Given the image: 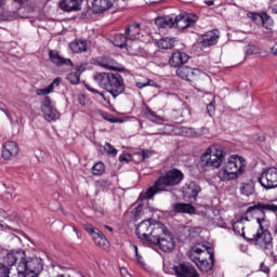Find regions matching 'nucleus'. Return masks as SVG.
<instances>
[{"label":"nucleus","instance_id":"obj_1","mask_svg":"<svg viewBox=\"0 0 277 277\" xmlns=\"http://www.w3.org/2000/svg\"><path fill=\"white\" fill-rule=\"evenodd\" d=\"M183 181V172L173 169L167 172L166 175L158 177L154 186L149 187L145 193H141L138 200H150L155 197V194H161V192H168V187H174Z\"/></svg>","mask_w":277,"mask_h":277},{"label":"nucleus","instance_id":"obj_2","mask_svg":"<svg viewBox=\"0 0 277 277\" xmlns=\"http://www.w3.org/2000/svg\"><path fill=\"white\" fill-rule=\"evenodd\" d=\"M94 80L100 84V88L106 90L113 98H118V96L124 94L127 90L124 78L120 74L100 72L94 76Z\"/></svg>","mask_w":277,"mask_h":277},{"label":"nucleus","instance_id":"obj_3","mask_svg":"<svg viewBox=\"0 0 277 277\" xmlns=\"http://www.w3.org/2000/svg\"><path fill=\"white\" fill-rule=\"evenodd\" d=\"M246 172V159L241 156L232 155L220 169L217 177L220 181L228 182L239 179Z\"/></svg>","mask_w":277,"mask_h":277},{"label":"nucleus","instance_id":"obj_4","mask_svg":"<svg viewBox=\"0 0 277 277\" xmlns=\"http://www.w3.org/2000/svg\"><path fill=\"white\" fill-rule=\"evenodd\" d=\"M226 156L224 155V146L213 144L209 146L200 158V166L203 170H220Z\"/></svg>","mask_w":277,"mask_h":277},{"label":"nucleus","instance_id":"obj_5","mask_svg":"<svg viewBox=\"0 0 277 277\" xmlns=\"http://www.w3.org/2000/svg\"><path fill=\"white\" fill-rule=\"evenodd\" d=\"M44 261L40 258H29V261L23 260L16 268H8L6 277H31L32 274H42Z\"/></svg>","mask_w":277,"mask_h":277},{"label":"nucleus","instance_id":"obj_6","mask_svg":"<svg viewBox=\"0 0 277 277\" xmlns=\"http://www.w3.org/2000/svg\"><path fill=\"white\" fill-rule=\"evenodd\" d=\"M149 243L159 246L162 252H172L175 247L174 236L161 222L155 223L154 230L151 232V242Z\"/></svg>","mask_w":277,"mask_h":277},{"label":"nucleus","instance_id":"obj_7","mask_svg":"<svg viewBox=\"0 0 277 277\" xmlns=\"http://www.w3.org/2000/svg\"><path fill=\"white\" fill-rule=\"evenodd\" d=\"M247 240L253 241L254 246H258L264 252H267L273 243L272 234L265 227H259L255 233L249 234Z\"/></svg>","mask_w":277,"mask_h":277},{"label":"nucleus","instance_id":"obj_8","mask_svg":"<svg viewBox=\"0 0 277 277\" xmlns=\"http://www.w3.org/2000/svg\"><path fill=\"white\" fill-rule=\"evenodd\" d=\"M243 217H245V222H250V217L255 220L259 228H265V226H267L268 224V221L265 217V212L261 207V203L249 207Z\"/></svg>","mask_w":277,"mask_h":277},{"label":"nucleus","instance_id":"obj_9","mask_svg":"<svg viewBox=\"0 0 277 277\" xmlns=\"http://www.w3.org/2000/svg\"><path fill=\"white\" fill-rule=\"evenodd\" d=\"M258 182L264 189H276L277 187V168L264 170L258 179Z\"/></svg>","mask_w":277,"mask_h":277},{"label":"nucleus","instance_id":"obj_10","mask_svg":"<svg viewBox=\"0 0 277 277\" xmlns=\"http://www.w3.org/2000/svg\"><path fill=\"white\" fill-rule=\"evenodd\" d=\"M206 250L207 254H209L210 262L207 259H200V256H196L194 254L189 255L190 261H193V263H195L198 269H200L203 274H207V272H211L215 263L213 248L209 247Z\"/></svg>","mask_w":277,"mask_h":277},{"label":"nucleus","instance_id":"obj_11","mask_svg":"<svg viewBox=\"0 0 277 277\" xmlns=\"http://www.w3.org/2000/svg\"><path fill=\"white\" fill-rule=\"evenodd\" d=\"M83 228L92 237L94 243H96L100 248H109V240H107V237H105L103 232L94 227V225L91 223L83 224Z\"/></svg>","mask_w":277,"mask_h":277},{"label":"nucleus","instance_id":"obj_12","mask_svg":"<svg viewBox=\"0 0 277 277\" xmlns=\"http://www.w3.org/2000/svg\"><path fill=\"white\" fill-rule=\"evenodd\" d=\"M41 111L47 122H55V120H60V111L53 107V102L49 96H45L41 102Z\"/></svg>","mask_w":277,"mask_h":277},{"label":"nucleus","instance_id":"obj_13","mask_svg":"<svg viewBox=\"0 0 277 277\" xmlns=\"http://www.w3.org/2000/svg\"><path fill=\"white\" fill-rule=\"evenodd\" d=\"M153 230H155V223H151L150 220H145L137 225L136 235L141 241L150 243L153 240Z\"/></svg>","mask_w":277,"mask_h":277},{"label":"nucleus","instance_id":"obj_14","mask_svg":"<svg viewBox=\"0 0 277 277\" xmlns=\"http://www.w3.org/2000/svg\"><path fill=\"white\" fill-rule=\"evenodd\" d=\"M198 17L196 15L182 13L173 16V27L176 26L177 29H187V27H193V25H196Z\"/></svg>","mask_w":277,"mask_h":277},{"label":"nucleus","instance_id":"obj_15","mask_svg":"<svg viewBox=\"0 0 277 277\" xmlns=\"http://www.w3.org/2000/svg\"><path fill=\"white\" fill-rule=\"evenodd\" d=\"M176 75L180 77V79H184L185 81H196V79L202 75V71H200L198 68L181 65L176 69Z\"/></svg>","mask_w":277,"mask_h":277},{"label":"nucleus","instance_id":"obj_16","mask_svg":"<svg viewBox=\"0 0 277 277\" xmlns=\"http://www.w3.org/2000/svg\"><path fill=\"white\" fill-rule=\"evenodd\" d=\"M173 272L176 277H200L196 267L189 263H181L173 266Z\"/></svg>","mask_w":277,"mask_h":277},{"label":"nucleus","instance_id":"obj_17","mask_svg":"<svg viewBox=\"0 0 277 277\" xmlns=\"http://www.w3.org/2000/svg\"><path fill=\"white\" fill-rule=\"evenodd\" d=\"M23 261H29V258L26 256L25 251H11L5 256V262L10 267L16 265V263H23Z\"/></svg>","mask_w":277,"mask_h":277},{"label":"nucleus","instance_id":"obj_18","mask_svg":"<svg viewBox=\"0 0 277 277\" xmlns=\"http://www.w3.org/2000/svg\"><path fill=\"white\" fill-rule=\"evenodd\" d=\"M116 0H93L94 14H103L107 10H111Z\"/></svg>","mask_w":277,"mask_h":277},{"label":"nucleus","instance_id":"obj_19","mask_svg":"<svg viewBox=\"0 0 277 277\" xmlns=\"http://www.w3.org/2000/svg\"><path fill=\"white\" fill-rule=\"evenodd\" d=\"M16 155H18V145L16 144V142H6L2 149V158L12 159V157H16Z\"/></svg>","mask_w":277,"mask_h":277},{"label":"nucleus","instance_id":"obj_20","mask_svg":"<svg viewBox=\"0 0 277 277\" xmlns=\"http://www.w3.org/2000/svg\"><path fill=\"white\" fill-rule=\"evenodd\" d=\"M81 3L83 0H62L60 8L63 12H77L81 10Z\"/></svg>","mask_w":277,"mask_h":277},{"label":"nucleus","instance_id":"obj_21","mask_svg":"<svg viewBox=\"0 0 277 277\" xmlns=\"http://www.w3.org/2000/svg\"><path fill=\"white\" fill-rule=\"evenodd\" d=\"M187 62H189V56L182 52H174L169 60V64L173 68H180V66H183V64H187Z\"/></svg>","mask_w":277,"mask_h":277},{"label":"nucleus","instance_id":"obj_22","mask_svg":"<svg viewBox=\"0 0 277 277\" xmlns=\"http://www.w3.org/2000/svg\"><path fill=\"white\" fill-rule=\"evenodd\" d=\"M50 60L55 66H72L70 58H64L60 55V52L52 50L49 52Z\"/></svg>","mask_w":277,"mask_h":277},{"label":"nucleus","instance_id":"obj_23","mask_svg":"<svg viewBox=\"0 0 277 277\" xmlns=\"http://www.w3.org/2000/svg\"><path fill=\"white\" fill-rule=\"evenodd\" d=\"M172 211L174 213H187L188 215H194L196 213V208L192 203H174L172 205Z\"/></svg>","mask_w":277,"mask_h":277},{"label":"nucleus","instance_id":"obj_24","mask_svg":"<svg viewBox=\"0 0 277 277\" xmlns=\"http://www.w3.org/2000/svg\"><path fill=\"white\" fill-rule=\"evenodd\" d=\"M217 40H220V35L217 34V30H212L207 32L202 37V45L203 47H213L214 44H217Z\"/></svg>","mask_w":277,"mask_h":277},{"label":"nucleus","instance_id":"obj_25","mask_svg":"<svg viewBox=\"0 0 277 277\" xmlns=\"http://www.w3.org/2000/svg\"><path fill=\"white\" fill-rule=\"evenodd\" d=\"M140 31H142V29L140 28V24H132L130 25L128 28H126V37L128 38L129 42H133L135 40H137V36H140Z\"/></svg>","mask_w":277,"mask_h":277},{"label":"nucleus","instance_id":"obj_26","mask_svg":"<svg viewBox=\"0 0 277 277\" xmlns=\"http://www.w3.org/2000/svg\"><path fill=\"white\" fill-rule=\"evenodd\" d=\"M69 49L72 53H84V51H88V42L85 40L77 39L69 44Z\"/></svg>","mask_w":277,"mask_h":277},{"label":"nucleus","instance_id":"obj_27","mask_svg":"<svg viewBox=\"0 0 277 277\" xmlns=\"http://www.w3.org/2000/svg\"><path fill=\"white\" fill-rule=\"evenodd\" d=\"M155 23L160 29H166V27H174V16L167 15L158 17L156 18Z\"/></svg>","mask_w":277,"mask_h":277},{"label":"nucleus","instance_id":"obj_28","mask_svg":"<svg viewBox=\"0 0 277 277\" xmlns=\"http://www.w3.org/2000/svg\"><path fill=\"white\" fill-rule=\"evenodd\" d=\"M82 72L83 71L81 70V67H77L76 71H71L70 74H68L67 81H69L71 85H79Z\"/></svg>","mask_w":277,"mask_h":277},{"label":"nucleus","instance_id":"obj_29","mask_svg":"<svg viewBox=\"0 0 277 277\" xmlns=\"http://www.w3.org/2000/svg\"><path fill=\"white\" fill-rule=\"evenodd\" d=\"M243 221H246L245 216L236 221L233 225V230L236 235H239L240 237H245V239H248V237H246V232H243V229L246 228V226H243Z\"/></svg>","mask_w":277,"mask_h":277},{"label":"nucleus","instance_id":"obj_30","mask_svg":"<svg viewBox=\"0 0 277 277\" xmlns=\"http://www.w3.org/2000/svg\"><path fill=\"white\" fill-rule=\"evenodd\" d=\"M129 42V39L127 35L118 34L114 38V45L118 47L119 49H123V47H127Z\"/></svg>","mask_w":277,"mask_h":277},{"label":"nucleus","instance_id":"obj_31","mask_svg":"<svg viewBox=\"0 0 277 277\" xmlns=\"http://www.w3.org/2000/svg\"><path fill=\"white\" fill-rule=\"evenodd\" d=\"M127 51L129 55H140V42L137 41H129L128 44H126Z\"/></svg>","mask_w":277,"mask_h":277},{"label":"nucleus","instance_id":"obj_32","mask_svg":"<svg viewBox=\"0 0 277 277\" xmlns=\"http://www.w3.org/2000/svg\"><path fill=\"white\" fill-rule=\"evenodd\" d=\"M174 42H176V38H162L158 41V47L164 50L172 49Z\"/></svg>","mask_w":277,"mask_h":277},{"label":"nucleus","instance_id":"obj_33","mask_svg":"<svg viewBox=\"0 0 277 277\" xmlns=\"http://www.w3.org/2000/svg\"><path fill=\"white\" fill-rule=\"evenodd\" d=\"M261 24L264 27V29H268V31H272V29H274V19H272V17L268 16L267 13H263Z\"/></svg>","mask_w":277,"mask_h":277},{"label":"nucleus","instance_id":"obj_34","mask_svg":"<svg viewBox=\"0 0 277 277\" xmlns=\"http://www.w3.org/2000/svg\"><path fill=\"white\" fill-rule=\"evenodd\" d=\"M115 64L116 62L109 58H103L102 61H98V66L106 68L107 70H116Z\"/></svg>","mask_w":277,"mask_h":277},{"label":"nucleus","instance_id":"obj_35","mask_svg":"<svg viewBox=\"0 0 277 277\" xmlns=\"http://www.w3.org/2000/svg\"><path fill=\"white\" fill-rule=\"evenodd\" d=\"M91 172L94 176H101L105 173V164L103 162L95 163L92 167Z\"/></svg>","mask_w":277,"mask_h":277},{"label":"nucleus","instance_id":"obj_36","mask_svg":"<svg viewBox=\"0 0 277 277\" xmlns=\"http://www.w3.org/2000/svg\"><path fill=\"white\" fill-rule=\"evenodd\" d=\"M85 89L89 92H92V94H95V98H103V101H105V103H109V98H107V96H105V93L90 87L89 84H85Z\"/></svg>","mask_w":277,"mask_h":277},{"label":"nucleus","instance_id":"obj_37","mask_svg":"<svg viewBox=\"0 0 277 277\" xmlns=\"http://www.w3.org/2000/svg\"><path fill=\"white\" fill-rule=\"evenodd\" d=\"M187 194H188V196L196 198V196H198V194H200V186H198L194 183L189 184V186L187 188Z\"/></svg>","mask_w":277,"mask_h":277},{"label":"nucleus","instance_id":"obj_38","mask_svg":"<svg viewBox=\"0 0 277 277\" xmlns=\"http://www.w3.org/2000/svg\"><path fill=\"white\" fill-rule=\"evenodd\" d=\"M248 18H251L255 25H261V22H263V13L262 15L254 12L247 13Z\"/></svg>","mask_w":277,"mask_h":277},{"label":"nucleus","instance_id":"obj_39","mask_svg":"<svg viewBox=\"0 0 277 277\" xmlns=\"http://www.w3.org/2000/svg\"><path fill=\"white\" fill-rule=\"evenodd\" d=\"M252 192H254V188L252 187V185H250L248 183L241 184L240 193L242 194V196H250L252 194Z\"/></svg>","mask_w":277,"mask_h":277},{"label":"nucleus","instance_id":"obj_40","mask_svg":"<svg viewBox=\"0 0 277 277\" xmlns=\"http://www.w3.org/2000/svg\"><path fill=\"white\" fill-rule=\"evenodd\" d=\"M261 53V50L256 45H247L245 48V55H259Z\"/></svg>","mask_w":277,"mask_h":277},{"label":"nucleus","instance_id":"obj_41","mask_svg":"<svg viewBox=\"0 0 277 277\" xmlns=\"http://www.w3.org/2000/svg\"><path fill=\"white\" fill-rule=\"evenodd\" d=\"M262 211H271L272 213H277V205L274 202L261 203Z\"/></svg>","mask_w":277,"mask_h":277},{"label":"nucleus","instance_id":"obj_42","mask_svg":"<svg viewBox=\"0 0 277 277\" xmlns=\"http://www.w3.org/2000/svg\"><path fill=\"white\" fill-rule=\"evenodd\" d=\"M53 92V85H48L44 89H38L36 91L37 96H47L48 94H51Z\"/></svg>","mask_w":277,"mask_h":277},{"label":"nucleus","instance_id":"obj_43","mask_svg":"<svg viewBox=\"0 0 277 277\" xmlns=\"http://www.w3.org/2000/svg\"><path fill=\"white\" fill-rule=\"evenodd\" d=\"M265 254H267V256H272L274 261H277V246L274 247V243L272 242V248H268L265 251Z\"/></svg>","mask_w":277,"mask_h":277},{"label":"nucleus","instance_id":"obj_44","mask_svg":"<svg viewBox=\"0 0 277 277\" xmlns=\"http://www.w3.org/2000/svg\"><path fill=\"white\" fill-rule=\"evenodd\" d=\"M104 150H105V153H107L108 155H114V156H117V155H118V149H115V148L113 147V145L109 144V143H106V144L104 145Z\"/></svg>","mask_w":277,"mask_h":277},{"label":"nucleus","instance_id":"obj_45","mask_svg":"<svg viewBox=\"0 0 277 277\" xmlns=\"http://www.w3.org/2000/svg\"><path fill=\"white\" fill-rule=\"evenodd\" d=\"M147 114L151 122H159V120H161V117H159L157 113L153 111L151 109H147Z\"/></svg>","mask_w":277,"mask_h":277},{"label":"nucleus","instance_id":"obj_46","mask_svg":"<svg viewBox=\"0 0 277 277\" xmlns=\"http://www.w3.org/2000/svg\"><path fill=\"white\" fill-rule=\"evenodd\" d=\"M207 111L211 118H213V116H215V105L213 104V102H211L210 104L207 105Z\"/></svg>","mask_w":277,"mask_h":277},{"label":"nucleus","instance_id":"obj_47","mask_svg":"<svg viewBox=\"0 0 277 277\" xmlns=\"http://www.w3.org/2000/svg\"><path fill=\"white\" fill-rule=\"evenodd\" d=\"M190 254H193L194 256H197L196 254H207L206 251H203L202 249L195 247L192 249Z\"/></svg>","mask_w":277,"mask_h":277},{"label":"nucleus","instance_id":"obj_48","mask_svg":"<svg viewBox=\"0 0 277 277\" xmlns=\"http://www.w3.org/2000/svg\"><path fill=\"white\" fill-rule=\"evenodd\" d=\"M0 277H8V266L0 263Z\"/></svg>","mask_w":277,"mask_h":277},{"label":"nucleus","instance_id":"obj_49","mask_svg":"<svg viewBox=\"0 0 277 277\" xmlns=\"http://www.w3.org/2000/svg\"><path fill=\"white\" fill-rule=\"evenodd\" d=\"M62 83V78H55L52 83L49 85H52V91L55 90V88H58V85Z\"/></svg>","mask_w":277,"mask_h":277},{"label":"nucleus","instance_id":"obj_50","mask_svg":"<svg viewBox=\"0 0 277 277\" xmlns=\"http://www.w3.org/2000/svg\"><path fill=\"white\" fill-rule=\"evenodd\" d=\"M153 155V151L151 150H146V149H143L142 150V157L143 159H148V157H150Z\"/></svg>","mask_w":277,"mask_h":277},{"label":"nucleus","instance_id":"obj_51","mask_svg":"<svg viewBox=\"0 0 277 277\" xmlns=\"http://www.w3.org/2000/svg\"><path fill=\"white\" fill-rule=\"evenodd\" d=\"M133 250H134V252H135V256H136V259H137V262H138V263H143V262H142V256H140V253L137 252V246H133Z\"/></svg>","mask_w":277,"mask_h":277},{"label":"nucleus","instance_id":"obj_52","mask_svg":"<svg viewBox=\"0 0 277 277\" xmlns=\"http://www.w3.org/2000/svg\"><path fill=\"white\" fill-rule=\"evenodd\" d=\"M142 209H143L142 205H140L135 208V211H134L135 217H137V215H140V213H142Z\"/></svg>","mask_w":277,"mask_h":277},{"label":"nucleus","instance_id":"obj_53","mask_svg":"<svg viewBox=\"0 0 277 277\" xmlns=\"http://www.w3.org/2000/svg\"><path fill=\"white\" fill-rule=\"evenodd\" d=\"M104 119L107 120L108 122H113V123L118 122V119L111 118V117H109L108 115L104 116Z\"/></svg>","mask_w":277,"mask_h":277},{"label":"nucleus","instance_id":"obj_54","mask_svg":"<svg viewBox=\"0 0 277 277\" xmlns=\"http://www.w3.org/2000/svg\"><path fill=\"white\" fill-rule=\"evenodd\" d=\"M146 85H149L150 88H157V83L154 80H147Z\"/></svg>","mask_w":277,"mask_h":277},{"label":"nucleus","instance_id":"obj_55","mask_svg":"<svg viewBox=\"0 0 277 277\" xmlns=\"http://www.w3.org/2000/svg\"><path fill=\"white\" fill-rule=\"evenodd\" d=\"M261 272H264V274H269V268L265 266V264H261Z\"/></svg>","mask_w":277,"mask_h":277},{"label":"nucleus","instance_id":"obj_56","mask_svg":"<svg viewBox=\"0 0 277 277\" xmlns=\"http://www.w3.org/2000/svg\"><path fill=\"white\" fill-rule=\"evenodd\" d=\"M121 276H123V277H131V274H129L127 268H121Z\"/></svg>","mask_w":277,"mask_h":277},{"label":"nucleus","instance_id":"obj_57","mask_svg":"<svg viewBox=\"0 0 277 277\" xmlns=\"http://www.w3.org/2000/svg\"><path fill=\"white\" fill-rule=\"evenodd\" d=\"M271 53H273V55H277V43H275V44L271 48Z\"/></svg>","mask_w":277,"mask_h":277},{"label":"nucleus","instance_id":"obj_58","mask_svg":"<svg viewBox=\"0 0 277 277\" xmlns=\"http://www.w3.org/2000/svg\"><path fill=\"white\" fill-rule=\"evenodd\" d=\"M146 87H148V85L146 84V82H137V83H136V88H140L141 90H142V88H146Z\"/></svg>","mask_w":277,"mask_h":277},{"label":"nucleus","instance_id":"obj_59","mask_svg":"<svg viewBox=\"0 0 277 277\" xmlns=\"http://www.w3.org/2000/svg\"><path fill=\"white\" fill-rule=\"evenodd\" d=\"M272 14H277V4L272 8Z\"/></svg>","mask_w":277,"mask_h":277},{"label":"nucleus","instance_id":"obj_60","mask_svg":"<svg viewBox=\"0 0 277 277\" xmlns=\"http://www.w3.org/2000/svg\"><path fill=\"white\" fill-rule=\"evenodd\" d=\"M105 228H106L107 230H109V233H114V228H113L111 226L106 225Z\"/></svg>","mask_w":277,"mask_h":277},{"label":"nucleus","instance_id":"obj_61","mask_svg":"<svg viewBox=\"0 0 277 277\" xmlns=\"http://www.w3.org/2000/svg\"><path fill=\"white\" fill-rule=\"evenodd\" d=\"M206 5H215V2L214 1H206Z\"/></svg>","mask_w":277,"mask_h":277},{"label":"nucleus","instance_id":"obj_62","mask_svg":"<svg viewBox=\"0 0 277 277\" xmlns=\"http://www.w3.org/2000/svg\"><path fill=\"white\" fill-rule=\"evenodd\" d=\"M2 111H4L5 116H8V118H10V113L8 111V109H5V108L3 109L2 108Z\"/></svg>","mask_w":277,"mask_h":277},{"label":"nucleus","instance_id":"obj_63","mask_svg":"<svg viewBox=\"0 0 277 277\" xmlns=\"http://www.w3.org/2000/svg\"><path fill=\"white\" fill-rule=\"evenodd\" d=\"M5 5V0H0V8H3Z\"/></svg>","mask_w":277,"mask_h":277},{"label":"nucleus","instance_id":"obj_64","mask_svg":"<svg viewBox=\"0 0 277 277\" xmlns=\"http://www.w3.org/2000/svg\"><path fill=\"white\" fill-rule=\"evenodd\" d=\"M38 276H40V273H36V274L30 275V277H38Z\"/></svg>","mask_w":277,"mask_h":277}]
</instances>
